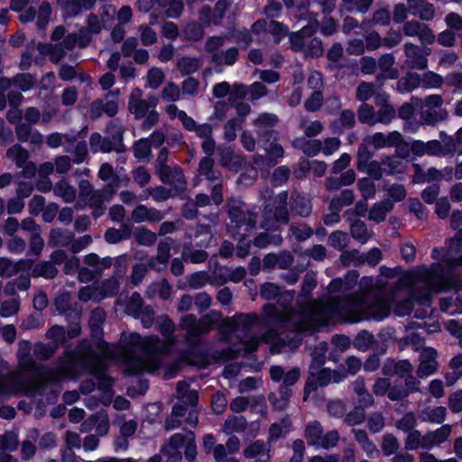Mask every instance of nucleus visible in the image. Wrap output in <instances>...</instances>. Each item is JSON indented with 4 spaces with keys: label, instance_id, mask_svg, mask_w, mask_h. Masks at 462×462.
I'll return each mask as SVG.
<instances>
[{
    "label": "nucleus",
    "instance_id": "6e6d98bb",
    "mask_svg": "<svg viewBox=\"0 0 462 462\" xmlns=\"http://www.w3.org/2000/svg\"><path fill=\"white\" fill-rule=\"evenodd\" d=\"M134 155L138 159H145L151 153V143L149 139L137 141L134 147Z\"/></svg>",
    "mask_w": 462,
    "mask_h": 462
},
{
    "label": "nucleus",
    "instance_id": "ea45409f",
    "mask_svg": "<svg viewBox=\"0 0 462 462\" xmlns=\"http://www.w3.org/2000/svg\"><path fill=\"white\" fill-rule=\"evenodd\" d=\"M71 236L68 232L60 229H53L50 235V244L53 246H69L70 244Z\"/></svg>",
    "mask_w": 462,
    "mask_h": 462
},
{
    "label": "nucleus",
    "instance_id": "39448f33",
    "mask_svg": "<svg viewBox=\"0 0 462 462\" xmlns=\"http://www.w3.org/2000/svg\"><path fill=\"white\" fill-rule=\"evenodd\" d=\"M185 447V457L192 461L197 455L195 444V436L191 431L185 434L176 433L169 440L168 444L163 447L162 452L168 457L167 462H180V448Z\"/></svg>",
    "mask_w": 462,
    "mask_h": 462
},
{
    "label": "nucleus",
    "instance_id": "6e6552de",
    "mask_svg": "<svg viewBox=\"0 0 462 462\" xmlns=\"http://www.w3.org/2000/svg\"><path fill=\"white\" fill-rule=\"evenodd\" d=\"M286 192L280 193L274 199L273 205H267L264 212V220L261 226L264 229L274 228L277 223L286 224L288 222Z\"/></svg>",
    "mask_w": 462,
    "mask_h": 462
},
{
    "label": "nucleus",
    "instance_id": "cd10ccee",
    "mask_svg": "<svg viewBox=\"0 0 462 462\" xmlns=\"http://www.w3.org/2000/svg\"><path fill=\"white\" fill-rule=\"evenodd\" d=\"M31 263L28 260H20L18 262H12L9 259H0V276H12L18 273L20 270L28 269Z\"/></svg>",
    "mask_w": 462,
    "mask_h": 462
},
{
    "label": "nucleus",
    "instance_id": "13d9d810",
    "mask_svg": "<svg viewBox=\"0 0 462 462\" xmlns=\"http://www.w3.org/2000/svg\"><path fill=\"white\" fill-rule=\"evenodd\" d=\"M164 79L163 72L157 68H152L148 71L147 83L151 88H158Z\"/></svg>",
    "mask_w": 462,
    "mask_h": 462
},
{
    "label": "nucleus",
    "instance_id": "c756f323",
    "mask_svg": "<svg viewBox=\"0 0 462 462\" xmlns=\"http://www.w3.org/2000/svg\"><path fill=\"white\" fill-rule=\"evenodd\" d=\"M412 365L407 360H402L397 362L396 374L401 377L408 376L406 380V385L411 391L418 390V383L411 376Z\"/></svg>",
    "mask_w": 462,
    "mask_h": 462
},
{
    "label": "nucleus",
    "instance_id": "e2e57ef3",
    "mask_svg": "<svg viewBox=\"0 0 462 462\" xmlns=\"http://www.w3.org/2000/svg\"><path fill=\"white\" fill-rule=\"evenodd\" d=\"M358 189L362 196L367 199L373 198L375 193L374 183L368 178L361 179L358 181Z\"/></svg>",
    "mask_w": 462,
    "mask_h": 462
},
{
    "label": "nucleus",
    "instance_id": "7c9ffc66",
    "mask_svg": "<svg viewBox=\"0 0 462 462\" xmlns=\"http://www.w3.org/2000/svg\"><path fill=\"white\" fill-rule=\"evenodd\" d=\"M53 191L56 196L60 197L65 203H71L76 199V190L65 180L59 181Z\"/></svg>",
    "mask_w": 462,
    "mask_h": 462
},
{
    "label": "nucleus",
    "instance_id": "4468645a",
    "mask_svg": "<svg viewBox=\"0 0 462 462\" xmlns=\"http://www.w3.org/2000/svg\"><path fill=\"white\" fill-rule=\"evenodd\" d=\"M6 156L14 162L18 168H23V175L25 178H31L35 174V165L28 162V152L20 145L15 144L10 147L6 152Z\"/></svg>",
    "mask_w": 462,
    "mask_h": 462
},
{
    "label": "nucleus",
    "instance_id": "c03bdc74",
    "mask_svg": "<svg viewBox=\"0 0 462 462\" xmlns=\"http://www.w3.org/2000/svg\"><path fill=\"white\" fill-rule=\"evenodd\" d=\"M254 319H255V317L252 316V315L237 314V315H235L231 319H225L224 324H225V326H226L227 328H229L231 329H236V327L239 324L249 325V324L253 323L254 321Z\"/></svg>",
    "mask_w": 462,
    "mask_h": 462
},
{
    "label": "nucleus",
    "instance_id": "412c9836",
    "mask_svg": "<svg viewBox=\"0 0 462 462\" xmlns=\"http://www.w3.org/2000/svg\"><path fill=\"white\" fill-rule=\"evenodd\" d=\"M452 427L449 424H444L435 430L430 431L424 435L425 449H431L445 442L451 434Z\"/></svg>",
    "mask_w": 462,
    "mask_h": 462
},
{
    "label": "nucleus",
    "instance_id": "f8f14e48",
    "mask_svg": "<svg viewBox=\"0 0 462 462\" xmlns=\"http://www.w3.org/2000/svg\"><path fill=\"white\" fill-rule=\"evenodd\" d=\"M365 142L368 145H372L375 149L394 146L401 156L405 157L407 155L405 151H403V145H406V142L402 140L401 134L396 131L392 132L387 135L382 133H376L368 136L365 139Z\"/></svg>",
    "mask_w": 462,
    "mask_h": 462
},
{
    "label": "nucleus",
    "instance_id": "8fccbe9b",
    "mask_svg": "<svg viewBox=\"0 0 462 462\" xmlns=\"http://www.w3.org/2000/svg\"><path fill=\"white\" fill-rule=\"evenodd\" d=\"M143 310H144V308H143L141 295L139 293H134L126 305V312L134 317L139 316Z\"/></svg>",
    "mask_w": 462,
    "mask_h": 462
},
{
    "label": "nucleus",
    "instance_id": "1a4fd4ad",
    "mask_svg": "<svg viewBox=\"0 0 462 462\" xmlns=\"http://www.w3.org/2000/svg\"><path fill=\"white\" fill-rule=\"evenodd\" d=\"M79 188L80 197L93 208L94 217L102 216L106 209L103 203L113 195L114 191L108 189L94 191L88 180H81Z\"/></svg>",
    "mask_w": 462,
    "mask_h": 462
},
{
    "label": "nucleus",
    "instance_id": "c9c22d12",
    "mask_svg": "<svg viewBox=\"0 0 462 462\" xmlns=\"http://www.w3.org/2000/svg\"><path fill=\"white\" fill-rule=\"evenodd\" d=\"M238 56V51L236 48H229L225 52L220 51L218 53H214L212 56V60L219 65H233Z\"/></svg>",
    "mask_w": 462,
    "mask_h": 462
},
{
    "label": "nucleus",
    "instance_id": "09e8293b",
    "mask_svg": "<svg viewBox=\"0 0 462 462\" xmlns=\"http://www.w3.org/2000/svg\"><path fill=\"white\" fill-rule=\"evenodd\" d=\"M399 448L397 439L392 434H386L383 438L382 450L384 456H391L396 452Z\"/></svg>",
    "mask_w": 462,
    "mask_h": 462
},
{
    "label": "nucleus",
    "instance_id": "473e14b6",
    "mask_svg": "<svg viewBox=\"0 0 462 462\" xmlns=\"http://www.w3.org/2000/svg\"><path fill=\"white\" fill-rule=\"evenodd\" d=\"M117 110L118 106L115 100H108L106 103L103 101H96L91 105V113L96 116H100L102 113L113 116L117 113Z\"/></svg>",
    "mask_w": 462,
    "mask_h": 462
},
{
    "label": "nucleus",
    "instance_id": "5fc2aeb1",
    "mask_svg": "<svg viewBox=\"0 0 462 462\" xmlns=\"http://www.w3.org/2000/svg\"><path fill=\"white\" fill-rule=\"evenodd\" d=\"M57 273V269L50 263H42L36 265L33 269V274L42 276L48 279L53 278Z\"/></svg>",
    "mask_w": 462,
    "mask_h": 462
},
{
    "label": "nucleus",
    "instance_id": "0eeeda50",
    "mask_svg": "<svg viewBox=\"0 0 462 462\" xmlns=\"http://www.w3.org/2000/svg\"><path fill=\"white\" fill-rule=\"evenodd\" d=\"M452 139L448 138V141L443 140L441 143L437 140H431L427 143L414 140L411 143L406 142V145H403V149H410L411 152L417 156L454 153L457 148L455 144L450 143Z\"/></svg>",
    "mask_w": 462,
    "mask_h": 462
},
{
    "label": "nucleus",
    "instance_id": "774afa93",
    "mask_svg": "<svg viewBox=\"0 0 462 462\" xmlns=\"http://www.w3.org/2000/svg\"><path fill=\"white\" fill-rule=\"evenodd\" d=\"M448 407L455 413L462 411V390L457 391L449 395Z\"/></svg>",
    "mask_w": 462,
    "mask_h": 462
},
{
    "label": "nucleus",
    "instance_id": "c85d7f7f",
    "mask_svg": "<svg viewBox=\"0 0 462 462\" xmlns=\"http://www.w3.org/2000/svg\"><path fill=\"white\" fill-rule=\"evenodd\" d=\"M419 87H420V75L418 73H409L397 83V89L402 94L411 92Z\"/></svg>",
    "mask_w": 462,
    "mask_h": 462
},
{
    "label": "nucleus",
    "instance_id": "f257e3e1",
    "mask_svg": "<svg viewBox=\"0 0 462 462\" xmlns=\"http://www.w3.org/2000/svg\"><path fill=\"white\" fill-rule=\"evenodd\" d=\"M393 274V270L382 267L381 275L375 281L371 277H364L360 281L361 294L343 299L333 295L327 300L313 301L299 311H293L287 306L292 300L293 293L289 291L281 293L280 288L273 283L263 284L261 295L266 300L279 297L277 305L264 308L267 316L291 323L294 329L305 331L329 320L349 323L369 319L381 320L389 315L396 292L400 290L409 289L415 300L425 303L432 293L451 288V278L444 273L440 264L435 263L430 267L421 266L403 274L390 298L384 295L385 278H390Z\"/></svg>",
    "mask_w": 462,
    "mask_h": 462
},
{
    "label": "nucleus",
    "instance_id": "a878e982",
    "mask_svg": "<svg viewBox=\"0 0 462 462\" xmlns=\"http://www.w3.org/2000/svg\"><path fill=\"white\" fill-rule=\"evenodd\" d=\"M162 218V214L155 209L149 208L143 205L137 206L132 212V220L135 223L144 221L157 222Z\"/></svg>",
    "mask_w": 462,
    "mask_h": 462
},
{
    "label": "nucleus",
    "instance_id": "a211bd4d",
    "mask_svg": "<svg viewBox=\"0 0 462 462\" xmlns=\"http://www.w3.org/2000/svg\"><path fill=\"white\" fill-rule=\"evenodd\" d=\"M278 121V118L273 114L263 113L261 114L254 121V124L257 129L259 135H262L265 142H270L271 139L276 141L278 134L276 132L270 130Z\"/></svg>",
    "mask_w": 462,
    "mask_h": 462
},
{
    "label": "nucleus",
    "instance_id": "a19ab883",
    "mask_svg": "<svg viewBox=\"0 0 462 462\" xmlns=\"http://www.w3.org/2000/svg\"><path fill=\"white\" fill-rule=\"evenodd\" d=\"M94 3L95 0H69L64 8L68 14H75L82 9H90Z\"/></svg>",
    "mask_w": 462,
    "mask_h": 462
},
{
    "label": "nucleus",
    "instance_id": "69168bd1",
    "mask_svg": "<svg viewBox=\"0 0 462 462\" xmlns=\"http://www.w3.org/2000/svg\"><path fill=\"white\" fill-rule=\"evenodd\" d=\"M245 427V421L240 417H229L224 424V431L231 434L234 431H239Z\"/></svg>",
    "mask_w": 462,
    "mask_h": 462
},
{
    "label": "nucleus",
    "instance_id": "9b49d317",
    "mask_svg": "<svg viewBox=\"0 0 462 462\" xmlns=\"http://www.w3.org/2000/svg\"><path fill=\"white\" fill-rule=\"evenodd\" d=\"M443 104V98L440 95L432 94L428 96L421 106L420 118L426 125H434L439 121H443L447 118L448 113L443 110H436Z\"/></svg>",
    "mask_w": 462,
    "mask_h": 462
},
{
    "label": "nucleus",
    "instance_id": "423d86ee",
    "mask_svg": "<svg viewBox=\"0 0 462 462\" xmlns=\"http://www.w3.org/2000/svg\"><path fill=\"white\" fill-rule=\"evenodd\" d=\"M318 23H311L304 26L298 32L291 35V47L295 51H302L307 55H320L322 53V43L318 38H311L317 31Z\"/></svg>",
    "mask_w": 462,
    "mask_h": 462
},
{
    "label": "nucleus",
    "instance_id": "393cba45",
    "mask_svg": "<svg viewBox=\"0 0 462 462\" xmlns=\"http://www.w3.org/2000/svg\"><path fill=\"white\" fill-rule=\"evenodd\" d=\"M116 9L112 6H109L104 10L100 19L97 16H90L88 20V29L89 32L97 33L103 28L110 25L113 21Z\"/></svg>",
    "mask_w": 462,
    "mask_h": 462
},
{
    "label": "nucleus",
    "instance_id": "dca6fc26",
    "mask_svg": "<svg viewBox=\"0 0 462 462\" xmlns=\"http://www.w3.org/2000/svg\"><path fill=\"white\" fill-rule=\"evenodd\" d=\"M437 351L432 347H424L420 355L417 374L420 378L428 377L438 370Z\"/></svg>",
    "mask_w": 462,
    "mask_h": 462
},
{
    "label": "nucleus",
    "instance_id": "79ce46f5",
    "mask_svg": "<svg viewBox=\"0 0 462 462\" xmlns=\"http://www.w3.org/2000/svg\"><path fill=\"white\" fill-rule=\"evenodd\" d=\"M293 209L295 212L302 217L308 216L310 213V200L300 195L293 196Z\"/></svg>",
    "mask_w": 462,
    "mask_h": 462
},
{
    "label": "nucleus",
    "instance_id": "2eb2a0df",
    "mask_svg": "<svg viewBox=\"0 0 462 462\" xmlns=\"http://www.w3.org/2000/svg\"><path fill=\"white\" fill-rule=\"evenodd\" d=\"M112 128H116L115 134L113 135V141L103 139L102 136L95 133L91 135L89 143L91 149L97 152H108L112 150H118V146L120 145L122 139V131L120 127L116 125H112Z\"/></svg>",
    "mask_w": 462,
    "mask_h": 462
},
{
    "label": "nucleus",
    "instance_id": "4be33fe9",
    "mask_svg": "<svg viewBox=\"0 0 462 462\" xmlns=\"http://www.w3.org/2000/svg\"><path fill=\"white\" fill-rule=\"evenodd\" d=\"M95 428L96 433L99 436L106 435L109 430V420L106 414L100 413L93 416L81 424V431L88 432Z\"/></svg>",
    "mask_w": 462,
    "mask_h": 462
},
{
    "label": "nucleus",
    "instance_id": "49530a36",
    "mask_svg": "<svg viewBox=\"0 0 462 462\" xmlns=\"http://www.w3.org/2000/svg\"><path fill=\"white\" fill-rule=\"evenodd\" d=\"M358 119L362 123L374 125L376 124V114L371 106L364 104L358 110Z\"/></svg>",
    "mask_w": 462,
    "mask_h": 462
},
{
    "label": "nucleus",
    "instance_id": "58836bf2",
    "mask_svg": "<svg viewBox=\"0 0 462 462\" xmlns=\"http://www.w3.org/2000/svg\"><path fill=\"white\" fill-rule=\"evenodd\" d=\"M424 435L419 430H411L409 432L405 440V448L408 450H416L418 448H425Z\"/></svg>",
    "mask_w": 462,
    "mask_h": 462
},
{
    "label": "nucleus",
    "instance_id": "9d476101",
    "mask_svg": "<svg viewBox=\"0 0 462 462\" xmlns=\"http://www.w3.org/2000/svg\"><path fill=\"white\" fill-rule=\"evenodd\" d=\"M220 319L221 315L217 311H210L199 321H197L194 315H186L180 321V327L187 331L189 336L193 337L207 332L213 324Z\"/></svg>",
    "mask_w": 462,
    "mask_h": 462
},
{
    "label": "nucleus",
    "instance_id": "3c124183",
    "mask_svg": "<svg viewBox=\"0 0 462 462\" xmlns=\"http://www.w3.org/2000/svg\"><path fill=\"white\" fill-rule=\"evenodd\" d=\"M105 319V312L102 310H95L92 311L89 325L92 330V333L95 337H97L100 333V324Z\"/></svg>",
    "mask_w": 462,
    "mask_h": 462
},
{
    "label": "nucleus",
    "instance_id": "e433bc0d",
    "mask_svg": "<svg viewBox=\"0 0 462 462\" xmlns=\"http://www.w3.org/2000/svg\"><path fill=\"white\" fill-rule=\"evenodd\" d=\"M444 79L431 70L420 76V86L424 88H439L443 85Z\"/></svg>",
    "mask_w": 462,
    "mask_h": 462
},
{
    "label": "nucleus",
    "instance_id": "b1692460",
    "mask_svg": "<svg viewBox=\"0 0 462 462\" xmlns=\"http://www.w3.org/2000/svg\"><path fill=\"white\" fill-rule=\"evenodd\" d=\"M159 176L162 182L172 185L178 191L185 189L184 176L180 169L162 168L159 171Z\"/></svg>",
    "mask_w": 462,
    "mask_h": 462
},
{
    "label": "nucleus",
    "instance_id": "20e7f679",
    "mask_svg": "<svg viewBox=\"0 0 462 462\" xmlns=\"http://www.w3.org/2000/svg\"><path fill=\"white\" fill-rule=\"evenodd\" d=\"M157 104L156 97L152 96L148 101L144 100L143 91L140 88H134L129 97L128 109L135 118H146L144 127L150 129L158 121V113L154 110Z\"/></svg>",
    "mask_w": 462,
    "mask_h": 462
},
{
    "label": "nucleus",
    "instance_id": "de8ad7c7",
    "mask_svg": "<svg viewBox=\"0 0 462 462\" xmlns=\"http://www.w3.org/2000/svg\"><path fill=\"white\" fill-rule=\"evenodd\" d=\"M351 233L353 237L361 243H365L370 236L365 225L361 221H356L352 224Z\"/></svg>",
    "mask_w": 462,
    "mask_h": 462
},
{
    "label": "nucleus",
    "instance_id": "72a5a7b5",
    "mask_svg": "<svg viewBox=\"0 0 462 462\" xmlns=\"http://www.w3.org/2000/svg\"><path fill=\"white\" fill-rule=\"evenodd\" d=\"M244 454L245 457L248 458L259 457V459H261L262 457H263V461H266L269 459L268 451L266 449L264 443L259 440L248 446L245 449Z\"/></svg>",
    "mask_w": 462,
    "mask_h": 462
},
{
    "label": "nucleus",
    "instance_id": "0e129e2a",
    "mask_svg": "<svg viewBox=\"0 0 462 462\" xmlns=\"http://www.w3.org/2000/svg\"><path fill=\"white\" fill-rule=\"evenodd\" d=\"M347 240V235L340 231L332 233L328 238L329 245L338 250L346 246Z\"/></svg>",
    "mask_w": 462,
    "mask_h": 462
},
{
    "label": "nucleus",
    "instance_id": "603ef678",
    "mask_svg": "<svg viewBox=\"0 0 462 462\" xmlns=\"http://www.w3.org/2000/svg\"><path fill=\"white\" fill-rule=\"evenodd\" d=\"M180 94L181 93L180 88L176 84L169 82L164 87L162 92V97L167 101L175 102L180 99Z\"/></svg>",
    "mask_w": 462,
    "mask_h": 462
},
{
    "label": "nucleus",
    "instance_id": "680f3d73",
    "mask_svg": "<svg viewBox=\"0 0 462 462\" xmlns=\"http://www.w3.org/2000/svg\"><path fill=\"white\" fill-rule=\"evenodd\" d=\"M354 389L360 397V402L365 405H371L373 403V397L366 392L363 380L357 379L354 383Z\"/></svg>",
    "mask_w": 462,
    "mask_h": 462
},
{
    "label": "nucleus",
    "instance_id": "7ed1b4c3",
    "mask_svg": "<svg viewBox=\"0 0 462 462\" xmlns=\"http://www.w3.org/2000/svg\"><path fill=\"white\" fill-rule=\"evenodd\" d=\"M159 329L164 337V341L159 340L156 337H142L136 333H132L122 336L120 350L106 342H98L97 355L103 363L104 358L120 359L129 374L153 371L159 366L158 355L174 344V338L171 337L174 326L169 319L162 317L159 319Z\"/></svg>",
    "mask_w": 462,
    "mask_h": 462
},
{
    "label": "nucleus",
    "instance_id": "5701e85b",
    "mask_svg": "<svg viewBox=\"0 0 462 462\" xmlns=\"http://www.w3.org/2000/svg\"><path fill=\"white\" fill-rule=\"evenodd\" d=\"M410 12L421 20L430 21L435 16L434 5L426 0H408Z\"/></svg>",
    "mask_w": 462,
    "mask_h": 462
},
{
    "label": "nucleus",
    "instance_id": "f03ea898",
    "mask_svg": "<svg viewBox=\"0 0 462 462\" xmlns=\"http://www.w3.org/2000/svg\"><path fill=\"white\" fill-rule=\"evenodd\" d=\"M31 345L27 341L19 343L17 357L19 363V371L16 374H9L0 379V397L5 398L18 393H31L39 388L40 383L33 381L25 383L24 379L27 374L30 376H41L46 381H55L61 377L74 378L82 371L88 370L97 381L98 388L104 392L105 396L102 402L107 404L111 401V387L113 380L107 376L105 370V365L93 351L88 343H83L77 353L66 355L61 361L59 371L55 373L39 372L35 366L34 361L30 356Z\"/></svg>",
    "mask_w": 462,
    "mask_h": 462
},
{
    "label": "nucleus",
    "instance_id": "4c0bfd02",
    "mask_svg": "<svg viewBox=\"0 0 462 462\" xmlns=\"http://www.w3.org/2000/svg\"><path fill=\"white\" fill-rule=\"evenodd\" d=\"M305 437L310 445L317 447L322 437V429L319 423L314 421L308 424L305 430Z\"/></svg>",
    "mask_w": 462,
    "mask_h": 462
},
{
    "label": "nucleus",
    "instance_id": "052dcab7",
    "mask_svg": "<svg viewBox=\"0 0 462 462\" xmlns=\"http://www.w3.org/2000/svg\"><path fill=\"white\" fill-rule=\"evenodd\" d=\"M19 310L18 300L13 298L9 300H5L0 307V315L4 318L11 317L17 313Z\"/></svg>",
    "mask_w": 462,
    "mask_h": 462
},
{
    "label": "nucleus",
    "instance_id": "bb28decb",
    "mask_svg": "<svg viewBox=\"0 0 462 462\" xmlns=\"http://www.w3.org/2000/svg\"><path fill=\"white\" fill-rule=\"evenodd\" d=\"M447 416V409L444 406L427 407L421 410L419 417L422 421H427L434 424H441Z\"/></svg>",
    "mask_w": 462,
    "mask_h": 462
},
{
    "label": "nucleus",
    "instance_id": "4d7b16f0",
    "mask_svg": "<svg viewBox=\"0 0 462 462\" xmlns=\"http://www.w3.org/2000/svg\"><path fill=\"white\" fill-rule=\"evenodd\" d=\"M119 288V284L116 279L112 278L103 282L102 286L98 288L99 293L102 295V299L106 297H111L115 295Z\"/></svg>",
    "mask_w": 462,
    "mask_h": 462
},
{
    "label": "nucleus",
    "instance_id": "aec40b11",
    "mask_svg": "<svg viewBox=\"0 0 462 462\" xmlns=\"http://www.w3.org/2000/svg\"><path fill=\"white\" fill-rule=\"evenodd\" d=\"M310 377L316 380V383L324 386L329 383L331 381L334 383L340 382L344 376L337 372H331L328 369H319V364L313 362L310 367Z\"/></svg>",
    "mask_w": 462,
    "mask_h": 462
},
{
    "label": "nucleus",
    "instance_id": "f704fd0d",
    "mask_svg": "<svg viewBox=\"0 0 462 462\" xmlns=\"http://www.w3.org/2000/svg\"><path fill=\"white\" fill-rule=\"evenodd\" d=\"M393 206V203L389 200L375 204L369 212V218L375 222L383 221L386 214L392 210Z\"/></svg>",
    "mask_w": 462,
    "mask_h": 462
},
{
    "label": "nucleus",
    "instance_id": "864d4df0",
    "mask_svg": "<svg viewBox=\"0 0 462 462\" xmlns=\"http://www.w3.org/2000/svg\"><path fill=\"white\" fill-rule=\"evenodd\" d=\"M85 263L90 266L96 267V272L101 271L111 265V258H104L100 260L97 254H90L85 257Z\"/></svg>",
    "mask_w": 462,
    "mask_h": 462
},
{
    "label": "nucleus",
    "instance_id": "6ab92c4d",
    "mask_svg": "<svg viewBox=\"0 0 462 462\" xmlns=\"http://www.w3.org/2000/svg\"><path fill=\"white\" fill-rule=\"evenodd\" d=\"M254 32H269L279 42L281 38L288 33V28L273 20H259L252 27Z\"/></svg>",
    "mask_w": 462,
    "mask_h": 462
},
{
    "label": "nucleus",
    "instance_id": "2f4dec72",
    "mask_svg": "<svg viewBox=\"0 0 462 462\" xmlns=\"http://www.w3.org/2000/svg\"><path fill=\"white\" fill-rule=\"evenodd\" d=\"M357 168L360 171L367 172L374 179H380L382 176V170L380 164L375 161L367 162V160L359 154Z\"/></svg>",
    "mask_w": 462,
    "mask_h": 462
},
{
    "label": "nucleus",
    "instance_id": "338daca9",
    "mask_svg": "<svg viewBox=\"0 0 462 462\" xmlns=\"http://www.w3.org/2000/svg\"><path fill=\"white\" fill-rule=\"evenodd\" d=\"M445 81L454 91L462 94V72H452L447 75Z\"/></svg>",
    "mask_w": 462,
    "mask_h": 462
},
{
    "label": "nucleus",
    "instance_id": "a18cd8bd",
    "mask_svg": "<svg viewBox=\"0 0 462 462\" xmlns=\"http://www.w3.org/2000/svg\"><path fill=\"white\" fill-rule=\"evenodd\" d=\"M18 446V439L15 433L8 432L0 435V450L13 451Z\"/></svg>",
    "mask_w": 462,
    "mask_h": 462
},
{
    "label": "nucleus",
    "instance_id": "37998d69",
    "mask_svg": "<svg viewBox=\"0 0 462 462\" xmlns=\"http://www.w3.org/2000/svg\"><path fill=\"white\" fill-rule=\"evenodd\" d=\"M180 70L184 74L195 72L200 66L199 60L190 57H183L177 63Z\"/></svg>",
    "mask_w": 462,
    "mask_h": 462
},
{
    "label": "nucleus",
    "instance_id": "ddd939ff",
    "mask_svg": "<svg viewBox=\"0 0 462 462\" xmlns=\"http://www.w3.org/2000/svg\"><path fill=\"white\" fill-rule=\"evenodd\" d=\"M230 224L228 229L230 233L235 235H241L245 236V233L254 228L255 215L252 212L245 215L240 208H232L229 210Z\"/></svg>",
    "mask_w": 462,
    "mask_h": 462
},
{
    "label": "nucleus",
    "instance_id": "f3484780",
    "mask_svg": "<svg viewBox=\"0 0 462 462\" xmlns=\"http://www.w3.org/2000/svg\"><path fill=\"white\" fill-rule=\"evenodd\" d=\"M404 52L407 57L406 64L416 69H425L428 67L429 52L423 51L419 46L412 43L404 45Z\"/></svg>",
    "mask_w": 462,
    "mask_h": 462
},
{
    "label": "nucleus",
    "instance_id": "bf43d9fd",
    "mask_svg": "<svg viewBox=\"0 0 462 462\" xmlns=\"http://www.w3.org/2000/svg\"><path fill=\"white\" fill-rule=\"evenodd\" d=\"M79 298L83 301H88L89 300L98 301L102 300V295L99 293L98 288L86 286L79 291Z\"/></svg>",
    "mask_w": 462,
    "mask_h": 462
}]
</instances>
